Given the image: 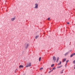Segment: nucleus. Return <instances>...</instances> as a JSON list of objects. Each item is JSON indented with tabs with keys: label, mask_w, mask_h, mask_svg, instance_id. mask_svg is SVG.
<instances>
[{
	"label": "nucleus",
	"mask_w": 75,
	"mask_h": 75,
	"mask_svg": "<svg viewBox=\"0 0 75 75\" xmlns=\"http://www.w3.org/2000/svg\"><path fill=\"white\" fill-rule=\"evenodd\" d=\"M67 67V65H66L65 66V67Z\"/></svg>",
	"instance_id": "obj_28"
},
{
	"label": "nucleus",
	"mask_w": 75,
	"mask_h": 75,
	"mask_svg": "<svg viewBox=\"0 0 75 75\" xmlns=\"http://www.w3.org/2000/svg\"><path fill=\"white\" fill-rule=\"evenodd\" d=\"M73 63H74V64H75V60H74L73 61Z\"/></svg>",
	"instance_id": "obj_21"
},
{
	"label": "nucleus",
	"mask_w": 75,
	"mask_h": 75,
	"mask_svg": "<svg viewBox=\"0 0 75 75\" xmlns=\"http://www.w3.org/2000/svg\"><path fill=\"white\" fill-rule=\"evenodd\" d=\"M19 68H23L24 67V66L22 65H20L19 66Z\"/></svg>",
	"instance_id": "obj_9"
},
{
	"label": "nucleus",
	"mask_w": 75,
	"mask_h": 75,
	"mask_svg": "<svg viewBox=\"0 0 75 75\" xmlns=\"http://www.w3.org/2000/svg\"><path fill=\"white\" fill-rule=\"evenodd\" d=\"M62 66H60L58 67H57V68H61L62 67Z\"/></svg>",
	"instance_id": "obj_11"
},
{
	"label": "nucleus",
	"mask_w": 75,
	"mask_h": 75,
	"mask_svg": "<svg viewBox=\"0 0 75 75\" xmlns=\"http://www.w3.org/2000/svg\"><path fill=\"white\" fill-rule=\"evenodd\" d=\"M54 69H55V68H54L52 69L53 70H54Z\"/></svg>",
	"instance_id": "obj_20"
},
{
	"label": "nucleus",
	"mask_w": 75,
	"mask_h": 75,
	"mask_svg": "<svg viewBox=\"0 0 75 75\" xmlns=\"http://www.w3.org/2000/svg\"><path fill=\"white\" fill-rule=\"evenodd\" d=\"M69 62V60H67L66 61V63H67V62Z\"/></svg>",
	"instance_id": "obj_15"
},
{
	"label": "nucleus",
	"mask_w": 75,
	"mask_h": 75,
	"mask_svg": "<svg viewBox=\"0 0 75 75\" xmlns=\"http://www.w3.org/2000/svg\"><path fill=\"white\" fill-rule=\"evenodd\" d=\"M35 8H38V4H35Z\"/></svg>",
	"instance_id": "obj_3"
},
{
	"label": "nucleus",
	"mask_w": 75,
	"mask_h": 75,
	"mask_svg": "<svg viewBox=\"0 0 75 75\" xmlns=\"http://www.w3.org/2000/svg\"><path fill=\"white\" fill-rule=\"evenodd\" d=\"M17 69H16V70L15 71V73H16V71H17Z\"/></svg>",
	"instance_id": "obj_22"
},
{
	"label": "nucleus",
	"mask_w": 75,
	"mask_h": 75,
	"mask_svg": "<svg viewBox=\"0 0 75 75\" xmlns=\"http://www.w3.org/2000/svg\"><path fill=\"white\" fill-rule=\"evenodd\" d=\"M67 24H69V23L68 22L67 23Z\"/></svg>",
	"instance_id": "obj_25"
},
{
	"label": "nucleus",
	"mask_w": 75,
	"mask_h": 75,
	"mask_svg": "<svg viewBox=\"0 0 75 75\" xmlns=\"http://www.w3.org/2000/svg\"><path fill=\"white\" fill-rule=\"evenodd\" d=\"M48 20H50V18H49L48 19Z\"/></svg>",
	"instance_id": "obj_19"
},
{
	"label": "nucleus",
	"mask_w": 75,
	"mask_h": 75,
	"mask_svg": "<svg viewBox=\"0 0 75 75\" xmlns=\"http://www.w3.org/2000/svg\"><path fill=\"white\" fill-rule=\"evenodd\" d=\"M68 54H69V53H68V52H67L65 54H64V55L65 56H66Z\"/></svg>",
	"instance_id": "obj_10"
},
{
	"label": "nucleus",
	"mask_w": 75,
	"mask_h": 75,
	"mask_svg": "<svg viewBox=\"0 0 75 75\" xmlns=\"http://www.w3.org/2000/svg\"><path fill=\"white\" fill-rule=\"evenodd\" d=\"M52 71H50L49 72V73H50V72H52Z\"/></svg>",
	"instance_id": "obj_26"
},
{
	"label": "nucleus",
	"mask_w": 75,
	"mask_h": 75,
	"mask_svg": "<svg viewBox=\"0 0 75 75\" xmlns=\"http://www.w3.org/2000/svg\"><path fill=\"white\" fill-rule=\"evenodd\" d=\"M58 65H61V62H60V63H59Z\"/></svg>",
	"instance_id": "obj_16"
},
{
	"label": "nucleus",
	"mask_w": 75,
	"mask_h": 75,
	"mask_svg": "<svg viewBox=\"0 0 75 75\" xmlns=\"http://www.w3.org/2000/svg\"><path fill=\"white\" fill-rule=\"evenodd\" d=\"M74 69H75V64L74 66Z\"/></svg>",
	"instance_id": "obj_24"
},
{
	"label": "nucleus",
	"mask_w": 75,
	"mask_h": 75,
	"mask_svg": "<svg viewBox=\"0 0 75 75\" xmlns=\"http://www.w3.org/2000/svg\"><path fill=\"white\" fill-rule=\"evenodd\" d=\"M54 66V64H52L51 66V67H53Z\"/></svg>",
	"instance_id": "obj_13"
},
{
	"label": "nucleus",
	"mask_w": 75,
	"mask_h": 75,
	"mask_svg": "<svg viewBox=\"0 0 75 75\" xmlns=\"http://www.w3.org/2000/svg\"><path fill=\"white\" fill-rule=\"evenodd\" d=\"M15 19H16V18H11V20L12 21H14L15 20Z\"/></svg>",
	"instance_id": "obj_5"
},
{
	"label": "nucleus",
	"mask_w": 75,
	"mask_h": 75,
	"mask_svg": "<svg viewBox=\"0 0 75 75\" xmlns=\"http://www.w3.org/2000/svg\"><path fill=\"white\" fill-rule=\"evenodd\" d=\"M41 57H39V61H41Z\"/></svg>",
	"instance_id": "obj_12"
},
{
	"label": "nucleus",
	"mask_w": 75,
	"mask_h": 75,
	"mask_svg": "<svg viewBox=\"0 0 75 75\" xmlns=\"http://www.w3.org/2000/svg\"><path fill=\"white\" fill-rule=\"evenodd\" d=\"M39 37V35H37L35 37V39H37Z\"/></svg>",
	"instance_id": "obj_7"
},
{
	"label": "nucleus",
	"mask_w": 75,
	"mask_h": 75,
	"mask_svg": "<svg viewBox=\"0 0 75 75\" xmlns=\"http://www.w3.org/2000/svg\"><path fill=\"white\" fill-rule=\"evenodd\" d=\"M29 46V44L28 43H25L24 45V47L26 49H27L28 47V46Z\"/></svg>",
	"instance_id": "obj_1"
},
{
	"label": "nucleus",
	"mask_w": 75,
	"mask_h": 75,
	"mask_svg": "<svg viewBox=\"0 0 75 75\" xmlns=\"http://www.w3.org/2000/svg\"><path fill=\"white\" fill-rule=\"evenodd\" d=\"M73 55H75V53H74L72 54Z\"/></svg>",
	"instance_id": "obj_23"
},
{
	"label": "nucleus",
	"mask_w": 75,
	"mask_h": 75,
	"mask_svg": "<svg viewBox=\"0 0 75 75\" xmlns=\"http://www.w3.org/2000/svg\"><path fill=\"white\" fill-rule=\"evenodd\" d=\"M42 69H43V68H41L40 69V70H42Z\"/></svg>",
	"instance_id": "obj_17"
},
{
	"label": "nucleus",
	"mask_w": 75,
	"mask_h": 75,
	"mask_svg": "<svg viewBox=\"0 0 75 75\" xmlns=\"http://www.w3.org/2000/svg\"><path fill=\"white\" fill-rule=\"evenodd\" d=\"M66 59H65V58L63 60L62 62H65V61H66Z\"/></svg>",
	"instance_id": "obj_8"
},
{
	"label": "nucleus",
	"mask_w": 75,
	"mask_h": 75,
	"mask_svg": "<svg viewBox=\"0 0 75 75\" xmlns=\"http://www.w3.org/2000/svg\"><path fill=\"white\" fill-rule=\"evenodd\" d=\"M67 65V63H66V65Z\"/></svg>",
	"instance_id": "obj_27"
},
{
	"label": "nucleus",
	"mask_w": 75,
	"mask_h": 75,
	"mask_svg": "<svg viewBox=\"0 0 75 75\" xmlns=\"http://www.w3.org/2000/svg\"><path fill=\"white\" fill-rule=\"evenodd\" d=\"M73 54H71V56H70V57H73Z\"/></svg>",
	"instance_id": "obj_14"
},
{
	"label": "nucleus",
	"mask_w": 75,
	"mask_h": 75,
	"mask_svg": "<svg viewBox=\"0 0 75 75\" xmlns=\"http://www.w3.org/2000/svg\"><path fill=\"white\" fill-rule=\"evenodd\" d=\"M63 70L61 71V72H60V74H62V73H63Z\"/></svg>",
	"instance_id": "obj_18"
},
{
	"label": "nucleus",
	"mask_w": 75,
	"mask_h": 75,
	"mask_svg": "<svg viewBox=\"0 0 75 75\" xmlns=\"http://www.w3.org/2000/svg\"><path fill=\"white\" fill-rule=\"evenodd\" d=\"M53 59L54 62H55V61H56V57H55L54 56L53 57Z\"/></svg>",
	"instance_id": "obj_4"
},
{
	"label": "nucleus",
	"mask_w": 75,
	"mask_h": 75,
	"mask_svg": "<svg viewBox=\"0 0 75 75\" xmlns=\"http://www.w3.org/2000/svg\"><path fill=\"white\" fill-rule=\"evenodd\" d=\"M31 63H28L27 64L26 66L25 67H31Z\"/></svg>",
	"instance_id": "obj_2"
},
{
	"label": "nucleus",
	"mask_w": 75,
	"mask_h": 75,
	"mask_svg": "<svg viewBox=\"0 0 75 75\" xmlns=\"http://www.w3.org/2000/svg\"><path fill=\"white\" fill-rule=\"evenodd\" d=\"M59 57H58L57 58L56 62H58V60H59Z\"/></svg>",
	"instance_id": "obj_6"
}]
</instances>
